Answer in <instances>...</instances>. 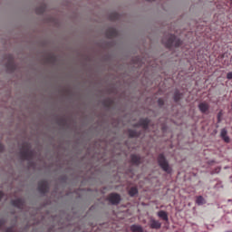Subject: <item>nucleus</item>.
I'll return each mask as SVG.
<instances>
[{
  "label": "nucleus",
  "mask_w": 232,
  "mask_h": 232,
  "mask_svg": "<svg viewBox=\"0 0 232 232\" xmlns=\"http://www.w3.org/2000/svg\"><path fill=\"white\" fill-rule=\"evenodd\" d=\"M34 152L32 150L28 142H24L20 150V159L22 160H33Z\"/></svg>",
  "instance_id": "f257e3e1"
},
{
  "label": "nucleus",
  "mask_w": 232,
  "mask_h": 232,
  "mask_svg": "<svg viewBox=\"0 0 232 232\" xmlns=\"http://www.w3.org/2000/svg\"><path fill=\"white\" fill-rule=\"evenodd\" d=\"M162 43L165 44L166 48H171V46H175L176 48H179V46L182 44V41L177 38L175 34L165 35L162 39Z\"/></svg>",
  "instance_id": "f03ea898"
},
{
  "label": "nucleus",
  "mask_w": 232,
  "mask_h": 232,
  "mask_svg": "<svg viewBox=\"0 0 232 232\" xmlns=\"http://www.w3.org/2000/svg\"><path fill=\"white\" fill-rule=\"evenodd\" d=\"M158 162L163 171H165L166 173H171V167H169V163H168V160H166V157H164V154H160L158 156Z\"/></svg>",
  "instance_id": "7ed1b4c3"
},
{
  "label": "nucleus",
  "mask_w": 232,
  "mask_h": 232,
  "mask_svg": "<svg viewBox=\"0 0 232 232\" xmlns=\"http://www.w3.org/2000/svg\"><path fill=\"white\" fill-rule=\"evenodd\" d=\"M108 200L112 204V206H117L121 204V195L117 193H111L108 197Z\"/></svg>",
  "instance_id": "20e7f679"
},
{
  "label": "nucleus",
  "mask_w": 232,
  "mask_h": 232,
  "mask_svg": "<svg viewBox=\"0 0 232 232\" xmlns=\"http://www.w3.org/2000/svg\"><path fill=\"white\" fill-rule=\"evenodd\" d=\"M49 189L50 187L48 185V181L41 180L38 182V191H40L43 195H44V193H48Z\"/></svg>",
  "instance_id": "39448f33"
},
{
  "label": "nucleus",
  "mask_w": 232,
  "mask_h": 232,
  "mask_svg": "<svg viewBox=\"0 0 232 232\" xmlns=\"http://www.w3.org/2000/svg\"><path fill=\"white\" fill-rule=\"evenodd\" d=\"M6 69L8 72H15V63H14V56L12 54L7 55Z\"/></svg>",
  "instance_id": "423d86ee"
},
{
  "label": "nucleus",
  "mask_w": 232,
  "mask_h": 232,
  "mask_svg": "<svg viewBox=\"0 0 232 232\" xmlns=\"http://www.w3.org/2000/svg\"><path fill=\"white\" fill-rule=\"evenodd\" d=\"M12 206L18 208V209H23L24 208V200L23 198H17L11 201Z\"/></svg>",
  "instance_id": "0eeeda50"
},
{
  "label": "nucleus",
  "mask_w": 232,
  "mask_h": 232,
  "mask_svg": "<svg viewBox=\"0 0 232 232\" xmlns=\"http://www.w3.org/2000/svg\"><path fill=\"white\" fill-rule=\"evenodd\" d=\"M136 126H141L145 130H148V128L150 127V119H140Z\"/></svg>",
  "instance_id": "6e6552de"
},
{
  "label": "nucleus",
  "mask_w": 232,
  "mask_h": 232,
  "mask_svg": "<svg viewBox=\"0 0 232 232\" xmlns=\"http://www.w3.org/2000/svg\"><path fill=\"white\" fill-rule=\"evenodd\" d=\"M106 35L108 37V39H113V37H117L118 33H117V29L111 27L106 31Z\"/></svg>",
  "instance_id": "1a4fd4ad"
},
{
  "label": "nucleus",
  "mask_w": 232,
  "mask_h": 232,
  "mask_svg": "<svg viewBox=\"0 0 232 232\" xmlns=\"http://www.w3.org/2000/svg\"><path fill=\"white\" fill-rule=\"evenodd\" d=\"M130 162H131V164H134L135 166H139L140 164V162H142V160H141L140 156H139L137 154H132L130 156Z\"/></svg>",
  "instance_id": "9d476101"
},
{
  "label": "nucleus",
  "mask_w": 232,
  "mask_h": 232,
  "mask_svg": "<svg viewBox=\"0 0 232 232\" xmlns=\"http://www.w3.org/2000/svg\"><path fill=\"white\" fill-rule=\"evenodd\" d=\"M150 227L151 229H160V227H162V223H160L159 220L151 219Z\"/></svg>",
  "instance_id": "9b49d317"
},
{
  "label": "nucleus",
  "mask_w": 232,
  "mask_h": 232,
  "mask_svg": "<svg viewBox=\"0 0 232 232\" xmlns=\"http://www.w3.org/2000/svg\"><path fill=\"white\" fill-rule=\"evenodd\" d=\"M198 109L201 111V113H207V111H209V104L206 102H201L198 104Z\"/></svg>",
  "instance_id": "f8f14e48"
},
{
  "label": "nucleus",
  "mask_w": 232,
  "mask_h": 232,
  "mask_svg": "<svg viewBox=\"0 0 232 232\" xmlns=\"http://www.w3.org/2000/svg\"><path fill=\"white\" fill-rule=\"evenodd\" d=\"M44 12H46V5L43 4L40 6L36 7L35 9V13L38 15H43V14H44Z\"/></svg>",
  "instance_id": "ddd939ff"
},
{
  "label": "nucleus",
  "mask_w": 232,
  "mask_h": 232,
  "mask_svg": "<svg viewBox=\"0 0 232 232\" xmlns=\"http://www.w3.org/2000/svg\"><path fill=\"white\" fill-rule=\"evenodd\" d=\"M220 135H221V139H223L225 142L229 143L230 140L227 137V130L222 129Z\"/></svg>",
  "instance_id": "4468645a"
},
{
  "label": "nucleus",
  "mask_w": 232,
  "mask_h": 232,
  "mask_svg": "<svg viewBox=\"0 0 232 232\" xmlns=\"http://www.w3.org/2000/svg\"><path fill=\"white\" fill-rule=\"evenodd\" d=\"M158 217L160 218H162V220H165V222H168L169 218H168V212L164 211V210H160L158 212Z\"/></svg>",
  "instance_id": "2eb2a0df"
},
{
  "label": "nucleus",
  "mask_w": 232,
  "mask_h": 232,
  "mask_svg": "<svg viewBox=\"0 0 232 232\" xmlns=\"http://www.w3.org/2000/svg\"><path fill=\"white\" fill-rule=\"evenodd\" d=\"M196 204H198V206H204V204H206V199H204V197L198 196L196 198Z\"/></svg>",
  "instance_id": "dca6fc26"
},
{
  "label": "nucleus",
  "mask_w": 232,
  "mask_h": 232,
  "mask_svg": "<svg viewBox=\"0 0 232 232\" xmlns=\"http://www.w3.org/2000/svg\"><path fill=\"white\" fill-rule=\"evenodd\" d=\"M139 193V189L137 187H131L129 190L130 197H135Z\"/></svg>",
  "instance_id": "f3484780"
},
{
  "label": "nucleus",
  "mask_w": 232,
  "mask_h": 232,
  "mask_svg": "<svg viewBox=\"0 0 232 232\" xmlns=\"http://www.w3.org/2000/svg\"><path fill=\"white\" fill-rule=\"evenodd\" d=\"M130 229L132 232H143L144 229H142V227L139 226V225H132L130 227Z\"/></svg>",
  "instance_id": "a211bd4d"
},
{
  "label": "nucleus",
  "mask_w": 232,
  "mask_h": 232,
  "mask_svg": "<svg viewBox=\"0 0 232 232\" xmlns=\"http://www.w3.org/2000/svg\"><path fill=\"white\" fill-rule=\"evenodd\" d=\"M119 17H120V15H119L118 13H111V14H110V16H109V19H110L111 21H119Z\"/></svg>",
  "instance_id": "6ab92c4d"
},
{
  "label": "nucleus",
  "mask_w": 232,
  "mask_h": 232,
  "mask_svg": "<svg viewBox=\"0 0 232 232\" xmlns=\"http://www.w3.org/2000/svg\"><path fill=\"white\" fill-rule=\"evenodd\" d=\"M180 99H182V94L179 91H177L174 93V101H175V102H179V101H180Z\"/></svg>",
  "instance_id": "aec40b11"
},
{
  "label": "nucleus",
  "mask_w": 232,
  "mask_h": 232,
  "mask_svg": "<svg viewBox=\"0 0 232 232\" xmlns=\"http://www.w3.org/2000/svg\"><path fill=\"white\" fill-rule=\"evenodd\" d=\"M129 137H130L131 139L139 137V132H137V130H129Z\"/></svg>",
  "instance_id": "412c9836"
},
{
  "label": "nucleus",
  "mask_w": 232,
  "mask_h": 232,
  "mask_svg": "<svg viewBox=\"0 0 232 232\" xmlns=\"http://www.w3.org/2000/svg\"><path fill=\"white\" fill-rule=\"evenodd\" d=\"M222 111H220L218 113V122H221L222 121Z\"/></svg>",
  "instance_id": "4be33fe9"
},
{
  "label": "nucleus",
  "mask_w": 232,
  "mask_h": 232,
  "mask_svg": "<svg viewBox=\"0 0 232 232\" xmlns=\"http://www.w3.org/2000/svg\"><path fill=\"white\" fill-rule=\"evenodd\" d=\"M158 104H159V106H164V100H162V99H159L158 100Z\"/></svg>",
  "instance_id": "5701e85b"
},
{
  "label": "nucleus",
  "mask_w": 232,
  "mask_h": 232,
  "mask_svg": "<svg viewBox=\"0 0 232 232\" xmlns=\"http://www.w3.org/2000/svg\"><path fill=\"white\" fill-rule=\"evenodd\" d=\"M5 151V145L0 143V153H3Z\"/></svg>",
  "instance_id": "b1692460"
},
{
  "label": "nucleus",
  "mask_w": 232,
  "mask_h": 232,
  "mask_svg": "<svg viewBox=\"0 0 232 232\" xmlns=\"http://www.w3.org/2000/svg\"><path fill=\"white\" fill-rule=\"evenodd\" d=\"M5 226V220L0 219V229Z\"/></svg>",
  "instance_id": "393cba45"
},
{
  "label": "nucleus",
  "mask_w": 232,
  "mask_h": 232,
  "mask_svg": "<svg viewBox=\"0 0 232 232\" xmlns=\"http://www.w3.org/2000/svg\"><path fill=\"white\" fill-rule=\"evenodd\" d=\"M3 197H5V193H3V191H0V200L3 199Z\"/></svg>",
  "instance_id": "a878e982"
},
{
  "label": "nucleus",
  "mask_w": 232,
  "mask_h": 232,
  "mask_svg": "<svg viewBox=\"0 0 232 232\" xmlns=\"http://www.w3.org/2000/svg\"><path fill=\"white\" fill-rule=\"evenodd\" d=\"M214 173H220V168H217L214 171Z\"/></svg>",
  "instance_id": "bb28decb"
},
{
  "label": "nucleus",
  "mask_w": 232,
  "mask_h": 232,
  "mask_svg": "<svg viewBox=\"0 0 232 232\" xmlns=\"http://www.w3.org/2000/svg\"><path fill=\"white\" fill-rule=\"evenodd\" d=\"M147 1L151 2V1H155V0H147Z\"/></svg>",
  "instance_id": "cd10ccee"
}]
</instances>
